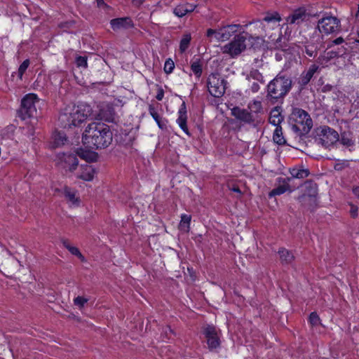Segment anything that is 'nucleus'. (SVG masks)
<instances>
[{
    "label": "nucleus",
    "mask_w": 359,
    "mask_h": 359,
    "mask_svg": "<svg viewBox=\"0 0 359 359\" xmlns=\"http://www.w3.org/2000/svg\"><path fill=\"white\" fill-rule=\"evenodd\" d=\"M84 163H81L79 168L81 170L79 177L85 181H92L95 173V169L90 165L93 162H95L97 158H83Z\"/></svg>",
    "instance_id": "14"
},
{
    "label": "nucleus",
    "mask_w": 359,
    "mask_h": 359,
    "mask_svg": "<svg viewBox=\"0 0 359 359\" xmlns=\"http://www.w3.org/2000/svg\"><path fill=\"white\" fill-rule=\"evenodd\" d=\"M280 40H281V36L279 35V36H278V39H277V40H276V43H278V42L279 41H280Z\"/></svg>",
    "instance_id": "56"
},
{
    "label": "nucleus",
    "mask_w": 359,
    "mask_h": 359,
    "mask_svg": "<svg viewBox=\"0 0 359 359\" xmlns=\"http://www.w3.org/2000/svg\"><path fill=\"white\" fill-rule=\"evenodd\" d=\"M29 65V60H25L20 65L19 69H18V76H19L20 79H22V76H23L24 73L26 72V70L27 69Z\"/></svg>",
    "instance_id": "37"
},
{
    "label": "nucleus",
    "mask_w": 359,
    "mask_h": 359,
    "mask_svg": "<svg viewBox=\"0 0 359 359\" xmlns=\"http://www.w3.org/2000/svg\"><path fill=\"white\" fill-rule=\"evenodd\" d=\"M283 120V118L278 109L275 108L271 110L269 118V121L271 124L273 125L276 128L277 126H280L279 125L281 123Z\"/></svg>",
    "instance_id": "28"
},
{
    "label": "nucleus",
    "mask_w": 359,
    "mask_h": 359,
    "mask_svg": "<svg viewBox=\"0 0 359 359\" xmlns=\"http://www.w3.org/2000/svg\"><path fill=\"white\" fill-rule=\"evenodd\" d=\"M250 88L253 93H257L259 90V85L257 83L254 82L252 83Z\"/></svg>",
    "instance_id": "47"
},
{
    "label": "nucleus",
    "mask_w": 359,
    "mask_h": 359,
    "mask_svg": "<svg viewBox=\"0 0 359 359\" xmlns=\"http://www.w3.org/2000/svg\"><path fill=\"white\" fill-rule=\"evenodd\" d=\"M197 7L196 4H190L188 2L182 3L177 5L173 9V13L178 18H182L187 13L193 12Z\"/></svg>",
    "instance_id": "19"
},
{
    "label": "nucleus",
    "mask_w": 359,
    "mask_h": 359,
    "mask_svg": "<svg viewBox=\"0 0 359 359\" xmlns=\"http://www.w3.org/2000/svg\"><path fill=\"white\" fill-rule=\"evenodd\" d=\"M63 194L70 205L79 206L80 200L79 197L76 195V191L65 187L63 189Z\"/></svg>",
    "instance_id": "22"
},
{
    "label": "nucleus",
    "mask_w": 359,
    "mask_h": 359,
    "mask_svg": "<svg viewBox=\"0 0 359 359\" xmlns=\"http://www.w3.org/2000/svg\"><path fill=\"white\" fill-rule=\"evenodd\" d=\"M175 68L174 62L171 59H168L164 65V71L166 74H170L172 72Z\"/></svg>",
    "instance_id": "38"
},
{
    "label": "nucleus",
    "mask_w": 359,
    "mask_h": 359,
    "mask_svg": "<svg viewBox=\"0 0 359 359\" xmlns=\"http://www.w3.org/2000/svg\"><path fill=\"white\" fill-rule=\"evenodd\" d=\"M344 43V39L342 37H338L329 43L328 49L332 48L337 57H342L347 51V48L343 45Z\"/></svg>",
    "instance_id": "16"
},
{
    "label": "nucleus",
    "mask_w": 359,
    "mask_h": 359,
    "mask_svg": "<svg viewBox=\"0 0 359 359\" xmlns=\"http://www.w3.org/2000/svg\"><path fill=\"white\" fill-rule=\"evenodd\" d=\"M91 114L92 109L88 104L68 105L62 110L59 116V121L64 128L77 127Z\"/></svg>",
    "instance_id": "2"
},
{
    "label": "nucleus",
    "mask_w": 359,
    "mask_h": 359,
    "mask_svg": "<svg viewBox=\"0 0 359 359\" xmlns=\"http://www.w3.org/2000/svg\"><path fill=\"white\" fill-rule=\"evenodd\" d=\"M144 1L145 0H133V4L136 7H139L144 2Z\"/></svg>",
    "instance_id": "49"
},
{
    "label": "nucleus",
    "mask_w": 359,
    "mask_h": 359,
    "mask_svg": "<svg viewBox=\"0 0 359 359\" xmlns=\"http://www.w3.org/2000/svg\"><path fill=\"white\" fill-rule=\"evenodd\" d=\"M96 1H97V4L98 6H101L102 5H104V3L103 0H96Z\"/></svg>",
    "instance_id": "53"
},
{
    "label": "nucleus",
    "mask_w": 359,
    "mask_h": 359,
    "mask_svg": "<svg viewBox=\"0 0 359 359\" xmlns=\"http://www.w3.org/2000/svg\"><path fill=\"white\" fill-rule=\"evenodd\" d=\"M191 40V35L190 33H185L183 34L180 43V50L181 53H184L187 50L189 46Z\"/></svg>",
    "instance_id": "31"
},
{
    "label": "nucleus",
    "mask_w": 359,
    "mask_h": 359,
    "mask_svg": "<svg viewBox=\"0 0 359 359\" xmlns=\"http://www.w3.org/2000/svg\"><path fill=\"white\" fill-rule=\"evenodd\" d=\"M310 14L304 8H299L293 11L288 16L285 18L286 25L285 35L290 36V32L287 33V29L296 26H299L303 22H307L310 19Z\"/></svg>",
    "instance_id": "6"
},
{
    "label": "nucleus",
    "mask_w": 359,
    "mask_h": 359,
    "mask_svg": "<svg viewBox=\"0 0 359 359\" xmlns=\"http://www.w3.org/2000/svg\"><path fill=\"white\" fill-rule=\"evenodd\" d=\"M231 114L237 119L245 123H250L254 121V118L251 113L248 112L246 109H244L234 107L231 110Z\"/></svg>",
    "instance_id": "20"
},
{
    "label": "nucleus",
    "mask_w": 359,
    "mask_h": 359,
    "mask_svg": "<svg viewBox=\"0 0 359 359\" xmlns=\"http://www.w3.org/2000/svg\"><path fill=\"white\" fill-rule=\"evenodd\" d=\"M38 102V96L34 93H29L23 97L19 112L22 119L25 120L36 114V103Z\"/></svg>",
    "instance_id": "7"
},
{
    "label": "nucleus",
    "mask_w": 359,
    "mask_h": 359,
    "mask_svg": "<svg viewBox=\"0 0 359 359\" xmlns=\"http://www.w3.org/2000/svg\"><path fill=\"white\" fill-rule=\"evenodd\" d=\"M316 142L322 147L329 149L334 146L339 141V134L333 128L323 126L315 130Z\"/></svg>",
    "instance_id": "5"
},
{
    "label": "nucleus",
    "mask_w": 359,
    "mask_h": 359,
    "mask_svg": "<svg viewBox=\"0 0 359 359\" xmlns=\"http://www.w3.org/2000/svg\"><path fill=\"white\" fill-rule=\"evenodd\" d=\"M246 39L247 34L236 36L233 41L222 47L223 53L233 57L240 55L247 47Z\"/></svg>",
    "instance_id": "9"
},
{
    "label": "nucleus",
    "mask_w": 359,
    "mask_h": 359,
    "mask_svg": "<svg viewBox=\"0 0 359 359\" xmlns=\"http://www.w3.org/2000/svg\"><path fill=\"white\" fill-rule=\"evenodd\" d=\"M351 205V210H350V214L352 217H355L358 216V208L355 206L353 204H350Z\"/></svg>",
    "instance_id": "46"
},
{
    "label": "nucleus",
    "mask_w": 359,
    "mask_h": 359,
    "mask_svg": "<svg viewBox=\"0 0 359 359\" xmlns=\"http://www.w3.org/2000/svg\"><path fill=\"white\" fill-rule=\"evenodd\" d=\"M208 88L215 97L222 96L225 92V82L218 74H211L208 78Z\"/></svg>",
    "instance_id": "11"
},
{
    "label": "nucleus",
    "mask_w": 359,
    "mask_h": 359,
    "mask_svg": "<svg viewBox=\"0 0 359 359\" xmlns=\"http://www.w3.org/2000/svg\"><path fill=\"white\" fill-rule=\"evenodd\" d=\"M203 334L206 339L208 347L212 351L220 346L219 330L213 325H208L203 327Z\"/></svg>",
    "instance_id": "12"
},
{
    "label": "nucleus",
    "mask_w": 359,
    "mask_h": 359,
    "mask_svg": "<svg viewBox=\"0 0 359 359\" xmlns=\"http://www.w3.org/2000/svg\"><path fill=\"white\" fill-rule=\"evenodd\" d=\"M88 299L83 297L78 296L74 299V304L79 307L80 309L83 308L86 303H87Z\"/></svg>",
    "instance_id": "40"
},
{
    "label": "nucleus",
    "mask_w": 359,
    "mask_h": 359,
    "mask_svg": "<svg viewBox=\"0 0 359 359\" xmlns=\"http://www.w3.org/2000/svg\"><path fill=\"white\" fill-rule=\"evenodd\" d=\"M312 76L309 74H308L306 72H303L299 78V83L302 86L306 85L312 79Z\"/></svg>",
    "instance_id": "39"
},
{
    "label": "nucleus",
    "mask_w": 359,
    "mask_h": 359,
    "mask_svg": "<svg viewBox=\"0 0 359 359\" xmlns=\"http://www.w3.org/2000/svg\"><path fill=\"white\" fill-rule=\"evenodd\" d=\"M163 96H164V92H163V90L162 89H160V90L158 91V93H157V95H156V98L158 100L161 101V100H163Z\"/></svg>",
    "instance_id": "48"
},
{
    "label": "nucleus",
    "mask_w": 359,
    "mask_h": 359,
    "mask_svg": "<svg viewBox=\"0 0 359 359\" xmlns=\"http://www.w3.org/2000/svg\"><path fill=\"white\" fill-rule=\"evenodd\" d=\"M239 27V25H229L218 29H208L206 35L210 41L215 39L217 41H225L236 33Z\"/></svg>",
    "instance_id": "8"
},
{
    "label": "nucleus",
    "mask_w": 359,
    "mask_h": 359,
    "mask_svg": "<svg viewBox=\"0 0 359 359\" xmlns=\"http://www.w3.org/2000/svg\"><path fill=\"white\" fill-rule=\"evenodd\" d=\"M355 42L359 44V39L358 40H355Z\"/></svg>",
    "instance_id": "57"
},
{
    "label": "nucleus",
    "mask_w": 359,
    "mask_h": 359,
    "mask_svg": "<svg viewBox=\"0 0 359 359\" xmlns=\"http://www.w3.org/2000/svg\"><path fill=\"white\" fill-rule=\"evenodd\" d=\"M149 114L152 116V118L155 121H156L157 119H158L161 117L159 116V114H158L156 108L153 105H149Z\"/></svg>",
    "instance_id": "44"
},
{
    "label": "nucleus",
    "mask_w": 359,
    "mask_h": 359,
    "mask_svg": "<svg viewBox=\"0 0 359 359\" xmlns=\"http://www.w3.org/2000/svg\"><path fill=\"white\" fill-rule=\"evenodd\" d=\"M63 245L72 255L78 257L81 261L85 260L84 257L81 255L79 248L72 246L67 241H64Z\"/></svg>",
    "instance_id": "33"
},
{
    "label": "nucleus",
    "mask_w": 359,
    "mask_h": 359,
    "mask_svg": "<svg viewBox=\"0 0 359 359\" xmlns=\"http://www.w3.org/2000/svg\"><path fill=\"white\" fill-rule=\"evenodd\" d=\"M306 53L310 57H314L316 55L314 51L310 50L307 47H306Z\"/></svg>",
    "instance_id": "51"
},
{
    "label": "nucleus",
    "mask_w": 359,
    "mask_h": 359,
    "mask_svg": "<svg viewBox=\"0 0 359 359\" xmlns=\"http://www.w3.org/2000/svg\"><path fill=\"white\" fill-rule=\"evenodd\" d=\"M178 117L177 118V123L180 126V128L188 135H189V132L188 130V127L187 125V107L185 102H183L178 110L177 112Z\"/></svg>",
    "instance_id": "18"
},
{
    "label": "nucleus",
    "mask_w": 359,
    "mask_h": 359,
    "mask_svg": "<svg viewBox=\"0 0 359 359\" xmlns=\"http://www.w3.org/2000/svg\"><path fill=\"white\" fill-rule=\"evenodd\" d=\"M67 141L66 135L62 132L55 131L51 137L50 147L51 148H56L63 145Z\"/></svg>",
    "instance_id": "25"
},
{
    "label": "nucleus",
    "mask_w": 359,
    "mask_h": 359,
    "mask_svg": "<svg viewBox=\"0 0 359 359\" xmlns=\"http://www.w3.org/2000/svg\"><path fill=\"white\" fill-rule=\"evenodd\" d=\"M334 168H335L336 170H341V165H340V164H336V165H334Z\"/></svg>",
    "instance_id": "54"
},
{
    "label": "nucleus",
    "mask_w": 359,
    "mask_h": 359,
    "mask_svg": "<svg viewBox=\"0 0 359 359\" xmlns=\"http://www.w3.org/2000/svg\"><path fill=\"white\" fill-rule=\"evenodd\" d=\"M289 125L298 136L307 134L313 126L310 115L300 108H294L289 116Z\"/></svg>",
    "instance_id": "3"
},
{
    "label": "nucleus",
    "mask_w": 359,
    "mask_h": 359,
    "mask_svg": "<svg viewBox=\"0 0 359 359\" xmlns=\"http://www.w3.org/2000/svg\"><path fill=\"white\" fill-rule=\"evenodd\" d=\"M248 108L252 113H259L262 110V102L259 100H254L248 104Z\"/></svg>",
    "instance_id": "34"
},
{
    "label": "nucleus",
    "mask_w": 359,
    "mask_h": 359,
    "mask_svg": "<svg viewBox=\"0 0 359 359\" xmlns=\"http://www.w3.org/2000/svg\"><path fill=\"white\" fill-rule=\"evenodd\" d=\"M155 121L157 123L158 128H161V130L167 129L168 121L165 118L160 117Z\"/></svg>",
    "instance_id": "43"
},
{
    "label": "nucleus",
    "mask_w": 359,
    "mask_h": 359,
    "mask_svg": "<svg viewBox=\"0 0 359 359\" xmlns=\"http://www.w3.org/2000/svg\"><path fill=\"white\" fill-rule=\"evenodd\" d=\"M339 146L344 150L353 151L355 149V140L353 135L349 133H343L341 138L339 137Z\"/></svg>",
    "instance_id": "17"
},
{
    "label": "nucleus",
    "mask_w": 359,
    "mask_h": 359,
    "mask_svg": "<svg viewBox=\"0 0 359 359\" xmlns=\"http://www.w3.org/2000/svg\"><path fill=\"white\" fill-rule=\"evenodd\" d=\"M281 21V17L279 13L275 12L268 13L262 21H257L256 25L261 28L264 32H267L269 30H273L278 28Z\"/></svg>",
    "instance_id": "13"
},
{
    "label": "nucleus",
    "mask_w": 359,
    "mask_h": 359,
    "mask_svg": "<svg viewBox=\"0 0 359 359\" xmlns=\"http://www.w3.org/2000/svg\"><path fill=\"white\" fill-rule=\"evenodd\" d=\"M309 323L312 326H316L320 324V318L316 313L313 312L309 316Z\"/></svg>",
    "instance_id": "41"
},
{
    "label": "nucleus",
    "mask_w": 359,
    "mask_h": 359,
    "mask_svg": "<svg viewBox=\"0 0 359 359\" xmlns=\"http://www.w3.org/2000/svg\"><path fill=\"white\" fill-rule=\"evenodd\" d=\"M290 173L293 177L304 178L309 175V170L306 169L292 168Z\"/></svg>",
    "instance_id": "35"
},
{
    "label": "nucleus",
    "mask_w": 359,
    "mask_h": 359,
    "mask_svg": "<svg viewBox=\"0 0 359 359\" xmlns=\"http://www.w3.org/2000/svg\"><path fill=\"white\" fill-rule=\"evenodd\" d=\"M290 180V179L289 177H278L276 179V187L273 189L269 193V197L272 198L276 196H280L290 190V185L288 183Z\"/></svg>",
    "instance_id": "15"
},
{
    "label": "nucleus",
    "mask_w": 359,
    "mask_h": 359,
    "mask_svg": "<svg viewBox=\"0 0 359 359\" xmlns=\"http://www.w3.org/2000/svg\"><path fill=\"white\" fill-rule=\"evenodd\" d=\"M353 193L359 199V187H353Z\"/></svg>",
    "instance_id": "50"
},
{
    "label": "nucleus",
    "mask_w": 359,
    "mask_h": 359,
    "mask_svg": "<svg viewBox=\"0 0 359 359\" xmlns=\"http://www.w3.org/2000/svg\"><path fill=\"white\" fill-rule=\"evenodd\" d=\"M111 28L114 30L128 29L133 27V22L130 18H120L113 19L110 22Z\"/></svg>",
    "instance_id": "21"
},
{
    "label": "nucleus",
    "mask_w": 359,
    "mask_h": 359,
    "mask_svg": "<svg viewBox=\"0 0 359 359\" xmlns=\"http://www.w3.org/2000/svg\"><path fill=\"white\" fill-rule=\"evenodd\" d=\"M202 67L203 63L200 59L194 58L191 61V69L197 78L201 77L202 74Z\"/></svg>",
    "instance_id": "30"
},
{
    "label": "nucleus",
    "mask_w": 359,
    "mask_h": 359,
    "mask_svg": "<svg viewBox=\"0 0 359 359\" xmlns=\"http://www.w3.org/2000/svg\"><path fill=\"white\" fill-rule=\"evenodd\" d=\"M292 81L289 77L278 74L268 85V95L278 99L285 96L290 90Z\"/></svg>",
    "instance_id": "4"
},
{
    "label": "nucleus",
    "mask_w": 359,
    "mask_h": 359,
    "mask_svg": "<svg viewBox=\"0 0 359 359\" xmlns=\"http://www.w3.org/2000/svg\"><path fill=\"white\" fill-rule=\"evenodd\" d=\"M318 66L316 65H312L310 66L309 69L306 72L308 74H311L312 76L313 74L318 71Z\"/></svg>",
    "instance_id": "45"
},
{
    "label": "nucleus",
    "mask_w": 359,
    "mask_h": 359,
    "mask_svg": "<svg viewBox=\"0 0 359 359\" xmlns=\"http://www.w3.org/2000/svg\"><path fill=\"white\" fill-rule=\"evenodd\" d=\"M355 18H359V4H358V11H357V13H355Z\"/></svg>",
    "instance_id": "55"
},
{
    "label": "nucleus",
    "mask_w": 359,
    "mask_h": 359,
    "mask_svg": "<svg viewBox=\"0 0 359 359\" xmlns=\"http://www.w3.org/2000/svg\"><path fill=\"white\" fill-rule=\"evenodd\" d=\"M280 262L283 264H289L294 259L292 252L285 248H280L278 250Z\"/></svg>",
    "instance_id": "26"
},
{
    "label": "nucleus",
    "mask_w": 359,
    "mask_h": 359,
    "mask_svg": "<svg viewBox=\"0 0 359 359\" xmlns=\"http://www.w3.org/2000/svg\"><path fill=\"white\" fill-rule=\"evenodd\" d=\"M305 188L309 190L308 194H304L299 197L301 202H304L308 197L309 201H314L316 195V187L311 183H306Z\"/></svg>",
    "instance_id": "27"
},
{
    "label": "nucleus",
    "mask_w": 359,
    "mask_h": 359,
    "mask_svg": "<svg viewBox=\"0 0 359 359\" xmlns=\"http://www.w3.org/2000/svg\"><path fill=\"white\" fill-rule=\"evenodd\" d=\"M273 140L278 144H283L285 142L283 135L282 128L277 126L273 132Z\"/></svg>",
    "instance_id": "32"
},
{
    "label": "nucleus",
    "mask_w": 359,
    "mask_h": 359,
    "mask_svg": "<svg viewBox=\"0 0 359 359\" xmlns=\"http://www.w3.org/2000/svg\"><path fill=\"white\" fill-rule=\"evenodd\" d=\"M231 190H232L233 191L236 192V193H238L239 194H241V191L240 189L238 187L234 186L232 188H231Z\"/></svg>",
    "instance_id": "52"
},
{
    "label": "nucleus",
    "mask_w": 359,
    "mask_h": 359,
    "mask_svg": "<svg viewBox=\"0 0 359 359\" xmlns=\"http://www.w3.org/2000/svg\"><path fill=\"white\" fill-rule=\"evenodd\" d=\"M58 164L66 170L74 171L79 166L77 158H57Z\"/></svg>",
    "instance_id": "23"
},
{
    "label": "nucleus",
    "mask_w": 359,
    "mask_h": 359,
    "mask_svg": "<svg viewBox=\"0 0 359 359\" xmlns=\"http://www.w3.org/2000/svg\"><path fill=\"white\" fill-rule=\"evenodd\" d=\"M248 79L250 80V79H252L254 80H256L257 81H259L261 83H264V77L262 74L257 69L252 70L249 75L248 76Z\"/></svg>",
    "instance_id": "36"
},
{
    "label": "nucleus",
    "mask_w": 359,
    "mask_h": 359,
    "mask_svg": "<svg viewBox=\"0 0 359 359\" xmlns=\"http://www.w3.org/2000/svg\"><path fill=\"white\" fill-rule=\"evenodd\" d=\"M337 57V55L332 49H328L327 48V50L318 57L317 61L322 67H326L331 60Z\"/></svg>",
    "instance_id": "24"
},
{
    "label": "nucleus",
    "mask_w": 359,
    "mask_h": 359,
    "mask_svg": "<svg viewBox=\"0 0 359 359\" xmlns=\"http://www.w3.org/2000/svg\"><path fill=\"white\" fill-rule=\"evenodd\" d=\"M76 64L79 67H87V58L83 56H79L76 58Z\"/></svg>",
    "instance_id": "42"
},
{
    "label": "nucleus",
    "mask_w": 359,
    "mask_h": 359,
    "mask_svg": "<svg viewBox=\"0 0 359 359\" xmlns=\"http://www.w3.org/2000/svg\"><path fill=\"white\" fill-rule=\"evenodd\" d=\"M319 32L324 34H336L340 30V20L332 15H326L318 22Z\"/></svg>",
    "instance_id": "10"
},
{
    "label": "nucleus",
    "mask_w": 359,
    "mask_h": 359,
    "mask_svg": "<svg viewBox=\"0 0 359 359\" xmlns=\"http://www.w3.org/2000/svg\"><path fill=\"white\" fill-rule=\"evenodd\" d=\"M112 141L109 127L101 122H92L86 128L82 137L85 149L76 148L75 154L68 157H95L93 150L107 147Z\"/></svg>",
    "instance_id": "1"
},
{
    "label": "nucleus",
    "mask_w": 359,
    "mask_h": 359,
    "mask_svg": "<svg viewBox=\"0 0 359 359\" xmlns=\"http://www.w3.org/2000/svg\"><path fill=\"white\" fill-rule=\"evenodd\" d=\"M191 220V216L190 215H182L181 220L179 224V229L183 232H189L190 230Z\"/></svg>",
    "instance_id": "29"
}]
</instances>
